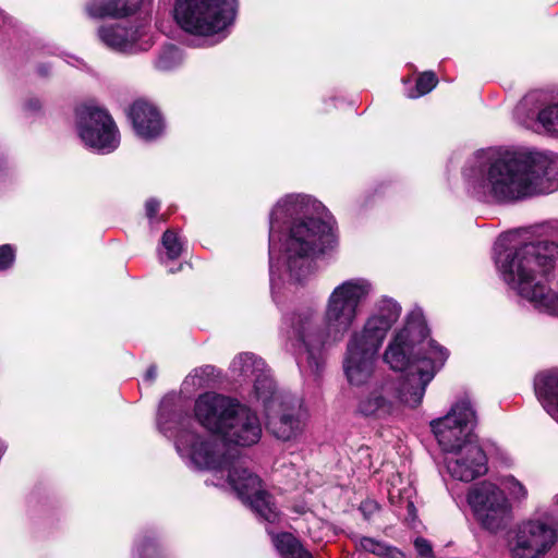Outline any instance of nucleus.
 I'll list each match as a JSON object with an SVG mask.
<instances>
[{
  "mask_svg": "<svg viewBox=\"0 0 558 558\" xmlns=\"http://www.w3.org/2000/svg\"><path fill=\"white\" fill-rule=\"evenodd\" d=\"M448 359L445 348L430 337L422 322L408 320L388 344L384 360L393 371H407L405 377L396 381L377 383L357 404L364 416L385 418L399 411L400 404L416 408L422 403L426 387Z\"/></svg>",
  "mask_w": 558,
  "mask_h": 558,
  "instance_id": "1",
  "label": "nucleus"
},
{
  "mask_svg": "<svg viewBox=\"0 0 558 558\" xmlns=\"http://www.w3.org/2000/svg\"><path fill=\"white\" fill-rule=\"evenodd\" d=\"M372 292L369 280L349 279L335 287L322 315L316 308L306 306L286 318L288 338L296 350L306 354L313 374H320L325 351L345 338L357 320L360 306Z\"/></svg>",
  "mask_w": 558,
  "mask_h": 558,
  "instance_id": "2",
  "label": "nucleus"
},
{
  "mask_svg": "<svg viewBox=\"0 0 558 558\" xmlns=\"http://www.w3.org/2000/svg\"><path fill=\"white\" fill-rule=\"evenodd\" d=\"M314 202L304 195H287L281 198L270 213V276L274 275L272 242L275 232L282 223L291 221L282 247L284 263L289 276L294 281H301L311 271V260L316 254L325 253L336 243L332 221L330 218L320 219L312 216Z\"/></svg>",
  "mask_w": 558,
  "mask_h": 558,
  "instance_id": "3",
  "label": "nucleus"
},
{
  "mask_svg": "<svg viewBox=\"0 0 558 558\" xmlns=\"http://www.w3.org/2000/svg\"><path fill=\"white\" fill-rule=\"evenodd\" d=\"M558 191V154L536 147H490V196L515 202Z\"/></svg>",
  "mask_w": 558,
  "mask_h": 558,
  "instance_id": "4",
  "label": "nucleus"
},
{
  "mask_svg": "<svg viewBox=\"0 0 558 558\" xmlns=\"http://www.w3.org/2000/svg\"><path fill=\"white\" fill-rule=\"evenodd\" d=\"M175 448L180 457L195 469L227 472L230 486L242 500L250 502L259 518L269 523L279 520L280 512L272 496L263 489L259 477L245 468L236 452H227L225 445L216 437L182 428L177 435Z\"/></svg>",
  "mask_w": 558,
  "mask_h": 558,
  "instance_id": "5",
  "label": "nucleus"
},
{
  "mask_svg": "<svg viewBox=\"0 0 558 558\" xmlns=\"http://www.w3.org/2000/svg\"><path fill=\"white\" fill-rule=\"evenodd\" d=\"M175 448L180 457L195 469L227 472L230 486L242 500L250 502L259 518L269 523L279 520L280 512L272 496L263 489L259 477L245 468L236 452H227L225 445L216 437L182 428L177 435Z\"/></svg>",
  "mask_w": 558,
  "mask_h": 558,
  "instance_id": "6",
  "label": "nucleus"
},
{
  "mask_svg": "<svg viewBox=\"0 0 558 558\" xmlns=\"http://www.w3.org/2000/svg\"><path fill=\"white\" fill-rule=\"evenodd\" d=\"M558 244L526 242L500 262L505 281L539 311L558 316V292L554 291Z\"/></svg>",
  "mask_w": 558,
  "mask_h": 558,
  "instance_id": "7",
  "label": "nucleus"
},
{
  "mask_svg": "<svg viewBox=\"0 0 558 558\" xmlns=\"http://www.w3.org/2000/svg\"><path fill=\"white\" fill-rule=\"evenodd\" d=\"M194 412L202 426L234 445L251 446L262 436L256 413L231 398L202 395L195 402Z\"/></svg>",
  "mask_w": 558,
  "mask_h": 558,
  "instance_id": "8",
  "label": "nucleus"
},
{
  "mask_svg": "<svg viewBox=\"0 0 558 558\" xmlns=\"http://www.w3.org/2000/svg\"><path fill=\"white\" fill-rule=\"evenodd\" d=\"M236 5V0H177L174 17L185 32L210 36L233 23Z\"/></svg>",
  "mask_w": 558,
  "mask_h": 558,
  "instance_id": "9",
  "label": "nucleus"
},
{
  "mask_svg": "<svg viewBox=\"0 0 558 558\" xmlns=\"http://www.w3.org/2000/svg\"><path fill=\"white\" fill-rule=\"evenodd\" d=\"M557 543V525L544 517H531L510 531L507 549L510 558H546Z\"/></svg>",
  "mask_w": 558,
  "mask_h": 558,
  "instance_id": "10",
  "label": "nucleus"
},
{
  "mask_svg": "<svg viewBox=\"0 0 558 558\" xmlns=\"http://www.w3.org/2000/svg\"><path fill=\"white\" fill-rule=\"evenodd\" d=\"M476 425V412L466 400L458 401L445 416L430 422L438 445L448 456L465 448L471 441H478L474 433Z\"/></svg>",
  "mask_w": 558,
  "mask_h": 558,
  "instance_id": "11",
  "label": "nucleus"
},
{
  "mask_svg": "<svg viewBox=\"0 0 558 558\" xmlns=\"http://www.w3.org/2000/svg\"><path fill=\"white\" fill-rule=\"evenodd\" d=\"M76 118L78 136L86 146L104 154L119 146L118 129L106 110L84 105L77 108Z\"/></svg>",
  "mask_w": 558,
  "mask_h": 558,
  "instance_id": "12",
  "label": "nucleus"
},
{
  "mask_svg": "<svg viewBox=\"0 0 558 558\" xmlns=\"http://www.w3.org/2000/svg\"><path fill=\"white\" fill-rule=\"evenodd\" d=\"M381 344L365 338L363 335L352 333L343 360L345 377L352 386H363L374 376L376 355Z\"/></svg>",
  "mask_w": 558,
  "mask_h": 558,
  "instance_id": "13",
  "label": "nucleus"
},
{
  "mask_svg": "<svg viewBox=\"0 0 558 558\" xmlns=\"http://www.w3.org/2000/svg\"><path fill=\"white\" fill-rule=\"evenodd\" d=\"M526 487L512 475L490 483V532L507 527L513 519L512 504H521L527 498Z\"/></svg>",
  "mask_w": 558,
  "mask_h": 558,
  "instance_id": "14",
  "label": "nucleus"
},
{
  "mask_svg": "<svg viewBox=\"0 0 558 558\" xmlns=\"http://www.w3.org/2000/svg\"><path fill=\"white\" fill-rule=\"evenodd\" d=\"M265 412L267 428L276 438L288 441L295 439L303 432L307 414L302 399L286 396L278 404H272Z\"/></svg>",
  "mask_w": 558,
  "mask_h": 558,
  "instance_id": "15",
  "label": "nucleus"
},
{
  "mask_svg": "<svg viewBox=\"0 0 558 558\" xmlns=\"http://www.w3.org/2000/svg\"><path fill=\"white\" fill-rule=\"evenodd\" d=\"M97 37L107 48L119 52H135L148 49L153 41L146 22L104 24L97 29Z\"/></svg>",
  "mask_w": 558,
  "mask_h": 558,
  "instance_id": "16",
  "label": "nucleus"
},
{
  "mask_svg": "<svg viewBox=\"0 0 558 558\" xmlns=\"http://www.w3.org/2000/svg\"><path fill=\"white\" fill-rule=\"evenodd\" d=\"M449 474L459 481L471 482L488 472V459L480 442H470L465 448L445 459Z\"/></svg>",
  "mask_w": 558,
  "mask_h": 558,
  "instance_id": "17",
  "label": "nucleus"
},
{
  "mask_svg": "<svg viewBox=\"0 0 558 558\" xmlns=\"http://www.w3.org/2000/svg\"><path fill=\"white\" fill-rule=\"evenodd\" d=\"M401 314V306L392 299L383 296L375 303L373 314L366 319L361 331L365 338L377 344H383L387 332L398 320Z\"/></svg>",
  "mask_w": 558,
  "mask_h": 558,
  "instance_id": "18",
  "label": "nucleus"
},
{
  "mask_svg": "<svg viewBox=\"0 0 558 558\" xmlns=\"http://www.w3.org/2000/svg\"><path fill=\"white\" fill-rule=\"evenodd\" d=\"M129 117L135 132L143 138H155L162 132L163 124L159 112L145 101H135L129 110Z\"/></svg>",
  "mask_w": 558,
  "mask_h": 558,
  "instance_id": "19",
  "label": "nucleus"
},
{
  "mask_svg": "<svg viewBox=\"0 0 558 558\" xmlns=\"http://www.w3.org/2000/svg\"><path fill=\"white\" fill-rule=\"evenodd\" d=\"M534 389L544 410L558 423V372L539 373Z\"/></svg>",
  "mask_w": 558,
  "mask_h": 558,
  "instance_id": "20",
  "label": "nucleus"
},
{
  "mask_svg": "<svg viewBox=\"0 0 558 558\" xmlns=\"http://www.w3.org/2000/svg\"><path fill=\"white\" fill-rule=\"evenodd\" d=\"M141 0H90L86 11L92 17H123L134 13Z\"/></svg>",
  "mask_w": 558,
  "mask_h": 558,
  "instance_id": "21",
  "label": "nucleus"
},
{
  "mask_svg": "<svg viewBox=\"0 0 558 558\" xmlns=\"http://www.w3.org/2000/svg\"><path fill=\"white\" fill-rule=\"evenodd\" d=\"M487 174L488 153L485 149H481L476 151L464 171L470 189L478 198L486 196Z\"/></svg>",
  "mask_w": 558,
  "mask_h": 558,
  "instance_id": "22",
  "label": "nucleus"
},
{
  "mask_svg": "<svg viewBox=\"0 0 558 558\" xmlns=\"http://www.w3.org/2000/svg\"><path fill=\"white\" fill-rule=\"evenodd\" d=\"M468 505L474 519L483 529H488V485L484 480L473 484L466 495Z\"/></svg>",
  "mask_w": 558,
  "mask_h": 558,
  "instance_id": "23",
  "label": "nucleus"
},
{
  "mask_svg": "<svg viewBox=\"0 0 558 558\" xmlns=\"http://www.w3.org/2000/svg\"><path fill=\"white\" fill-rule=\"evenodd\" d=\"M265 362L252 353H242L231 363L230 369L234 378L239 380H252L265 371Z\"/></svg>",
  "mask_w": 558,
  "mask_h": 558,
  "instance_id": "24",
  "label": "nucleus"
},
{
  "mask_svg": "<svg viewBox=\"0 0 558 558\" xmlns=\"http://www.w3.org/2000/svg\"><path fill=\"white\" fill-rule=\"evenodd\" d=\"M355 546L357 550L372 554L377 558H408L398 547L369 536L356 537Z\"/></svg>",
  "mask_w": 558,
  "mask_h": 558,
  "instance_id": "25",
  "label": "nucleus"
},
{
  "mask_svg": "<svg viewBox=\"0 0 558 558\" xmlns=\"http://www.w3.org/2000/svg\"><path fill=\"white\" fill-rule=\"evenodd\" d=\"M531 129L537 134L558 140V102L539 109Z\"/></svg>",
  "mask_w": 558,
  "mask_h": 558,
  "instance_id": "26",
  "label": "nucleus"
},
{
  "mask_svg": "<svg viewBox=\"0 0 558 558\" xmlns=\"http://www.w3.org/2000/svg\"><path fill=\"white\" fill-rule=\"evenodd\" d=\"M253 385L255 396L263 402L265 411L272 404H278L281 401V398L291 396L290 393H278L276 391L275 384L266 368L262 372L260 376H257L254 379Z\"/></svg>",
  "mask_w": 558,
  "mask_h": 558,
  "instance_id": "27",
  "label": "nucleus"
},
{
  "mask_svg": "<svg viewBox=\"0 0 558 558\" xmlns=\"http://www.w3.org/2000/svg\"><path fill=\"white\" fill-rule=\"evenodd\" d=\"M274 544L282 558H313L311 553L290 533L277 535Z\"/></svg>",
  "mask_w": 558,
  "mask_h": 558,
  "instance_id": "28",
  "label": "nucleus"
},
{
  "mask_svg": "<svg viewBox=\"0 0 558 558\" xmlns=\"http://www.w3.org/2000/svg\"><path fill=\"white\" fill-rule=\"evenodd\" d=\"M182 59L183 57L179 48L172 45L166 46L158 54L155 66L159 71H170L180 65Z\"/></svg>",
  "mask_w": 558,
  "mask_h": 558,
  "instance_id": "29",
  "label": "nucleus"
},
{
  "mask_svg": "<svg viewBox=\"0 0 558 558\" xmlns=\"http://www.w3.org/2000/svg\"><path fill=\"white\" fill-rule=\"evenodd\" d=\"M437 83L438 80L434 72H424L418 76L416 81L415 93H410L409 97L417 98L420 96L426 95L436 87Z\"/></svg>",
  "mask_w": 558,
  "mask_h": 558,
  "instance_id": "30",
  "label": "nucleus"
},
{
  "mask_svg": "<svg viewBox=\"0 0 558 558\" xmlns=\"http://www.w3.org/2000/svg\"><path fill=\"white\" fill-rule=\"evenodd\" d=\"M161 243L166 248L169 258L175 259L181 255L182 243L174 231H165L161 238Z\"/></svg>",
  "mask_w": 558,
  "mask_h": 558,
  "instance_id": "31",
  "label": "nucleus"
},
{
  "mask_svg": "<svg viewBox=\"0 0 558 558\" xmlns=\"http://www.w3.org/2000/svg\"><path fill=\"white\" fill-rule=\"evenodd\" d=\"M490 464L509 466L512 462L510 456L499 446L490 444Z\"/></svg>",
  "mask_w": 558,
  "mask_h": 558,
  "instance_id": "32",
  "label": "nucleus"
},
{
  "mask_svg": "<svg viewBox=\"0 0 558 558\" xmlns=\"http://www.w3.org/2000/svg\"><path fill=\"white\" fill-rule=\"evenodd\" d=\"M15 259V250L10 244L0 246V270L10 268Z\"/></svg>",
  "mask_w": 558,
  "mask_h": 558,
  "instance_id": "33",
  "label": "nucleus"
},
{
  "mask_svg": "<svg viewBox=\"0 0 558 558\" xmlns=\"http://www.w3.org/2000/svg\"><path fill=\"white\" fill-rule=\"evenodd\" d=\"M414 548L420 558H434L432 544L424 537H416L414 539Z\"/></svg>",
  "mask_w": 558,
  "mask_h": 558,
  "instance_id": "34",
  "label": "nucleus"
},
{
  "mask_svg": "<svg viewBox=\"0 0 558 558\" xmlns=\"http://www.w3.org/2000/svg\"><path fill=\"white\" fill-rule=\"evenodd\" d=\"M400 504L404 506V508L408 511V520L409 521H415L417 514H416V508L414 506V502L407 498L403 500V498L400 497Z\"/></svg>",
  "mask_w": 558,
  "mask_h": 558,
  "instance_id": "35",
  "label": "nucleus"
},
{
  "mask_svg": "<svg viewBox=\"0 0 558 558\" xmlns=\"http://www.w3.org/2000/svg\"><path fill=\"white\" fill-rule=\"evenodd\" d=\"M159 205L160 203L155 198H150L146 202L145 209L148 218L151 219L157 214Z\"/></svg>",
  "mask_w": 558,
  "mask_h": 558,
  "instance_id": "36",
  "label": "nucleus"
},
{
  "mask_svg": "<svg viewBox=\"0 0 558 558\" xmlns=\"http://www.w3.org/2000/svg\"><path fill=\"white\" fill-rule=\"evenodd\" d=\"M149 550H155V545L153 543H150V542H148L147 544L142 546V548L140 549V554L144 558H148L149 557V554H148Z\"/></svg>",
  "mask_w": 558,
  "mask_h": 558,
  "instance_id": "37",
  "label": "nucleus"
},
{
  "mask_svg": "<svg viewBox=\"0 0 558 558\" xmlns=\"http://www.w3.org/2000/svg\"><path fill=\"white\" fill-rule=\"evenodd\" d=\"M156 376H157V368H156V366L153 365L147 369V372L145 374V378L149 381H153L156 378Z\"/></svg>",
  "mask_w": 558,
  "mask_h": 558,
  "instance_id": "38",
  "label": "nucleus"
},
{
  "mask_svg": "<svg viewBox=\"0 0 558 558\" xmlns=\"http://www.w3.org/2000/svg\"><path fill=\"white\" fill-rule=\"evenodd\" d=\"M26 106L29 110H37L40 108V104L38 100H29Z\"/></svg>",
  "mask_w": 558,
  "mask_h": 558,
  "instance_id": "39",
  "label": "nucleus"
},
{
  "mask_svg": "<svg viewBox=\"0 0 558 558\" xmlns=\"http://www.w3.org/2000/svg\"><path fill=\"white\" fill-rule=\"evenodd\" d=\"M376 508H377V506H376V504H374V502H365V504H363V505H362V507H361V509H362L363 511H366V509H367V511H369V512H372V510H373V509H376Z\"/></svg>",
  "mask_w": 558,
  "mask_h": 558,
  "instance_id": "40",
  "label": "nucleus"
},
{
  "mask_svg": "<svg viewBox=\"0 0 558 558\" xmlns=\"http://www.w3.org/2000/svg\"><path fill=\"white\" fill-rule=\"evenodd\" d=\"M162 417H163V410L161 409L160 412H159V418H158V424H159V427L161 430H165V427H163V422H162Z\"/></svg>",
  "mask_w": 558,
  "mask_h": 558,
  "instance_id": "41",
  "label": "nucleus"
},
{
  "mask_svg": "<svg viewBox=\"0 0 558 558\" xmlns=\"http://www.w3.org/2000/svg\"><path fill=\"white\" fill-rule=\"evenodd\" d=\"M517 232L505 234L499 241H507L510 238L514 236Z\"/></svg>",
  "mask_w": 558,
  "mask_h": 558,
  "instance_id": "42",
  "label": "nucleus"
},
{
  "mask_svg": "<svg viewBox=\"0 0 558 558\" xmlns=\"http://www.w3.org/2000/svg\"><path fill=\"white\" fill-rule=\"evenodd\" d=\"M7 20H8V17L5 16V14L2 11H0V24L5 23Z\"/></svg>",
  "mask_w": 558,
  "mask_h": 558,
  "instance_id": "43",
  "label": "nucleus"
},
{
  "mask_svg": "<svg viewBox=\"0 0 558 558\" xmlns=\"http://www.w3.org/2000/svg\"><path fill=\"white\" fill-rule=\"evenodd\" d=\"M553 505L556 508V510L558 511V494L553 498Z\"/></svg>",
  "mask_w": 558,
  "mask_h": 558,
  "instance_id": "44",
  "label": "nucleus"
},
{
  "mask_svg": "<svg viewBox=\"0 0 558 558\" xmlns=\"http://www.w3.org/2000/svg\"><path fill=\"white\" fill-rule=\"evenodd\" d=\"M389 498H390V501L393 504L395 502V495H393V493H390Z\"/></svg>",
  "mask_w": 558,
  "mask_h": 558,
  "instance_id": "45",
  "label": "nucleus"
}]
</instances>
